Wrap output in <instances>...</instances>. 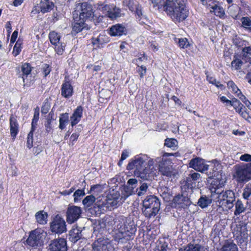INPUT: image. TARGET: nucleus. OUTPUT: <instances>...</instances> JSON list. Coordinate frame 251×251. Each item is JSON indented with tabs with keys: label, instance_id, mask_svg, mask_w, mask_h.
<instances>
[{
	"label": "nucleus",
	"instance_id": "obj_4",
	"mask_svg": "<svg viewBox=\"0 0 251 251\" xmlns=\"http://www.w3.org/2000/svg\"><path fill=\"white\" fill-rule=\"evenodd\" d=\"M211 185V191L218 194L216 201L217 204L219 206L231 209L234 206L233 202L235 201L234 192L230 190L220 192L219 189L224 187V183L217 179H213Z\"/></svg>",
	"mask_w": 251,
	"mask_h": 251
},
{
	"label": "nucleus",
	"instance_id": "obj_10",
	"mask_svg": "<svg viewBox=\"0 0 251 251\" xmlns=\"http://www.w3.org/2000/svg\"><path fill=\"white\" fill-rule=\"evenodd\" d=\"M234 176L239 182L248 181L251 179V163L234 167Z\"/></svg>",
	"mask_w": 251,
	"mask_h": 251
},
{
	"label": "nucleus",
	"instance_id": "obj_31",
	"mask_svg": "<svg viewBox=\"0 0 251 251\" xmlns=\"http://www.w3.org/2000/svg\"><path fill=\"white\" fill-rule=\"evenodd\" d=\"M227 87L230 91L236 97L239 98L240 97H243V94L241 90L238 88L236 84L232 80L228 81L227 82Z\"/></svg>",
	"mask_w": 251,
	"mask_h": 251
},
{
	"label": "nucleus",
	"instance_id": "obj_19",
	"mask_svg": "<svg viewBox=\"0 0 251 251\" xmlns=\"http://www.w3.org/2000/svg\"><path fill=\"white\" fill-rule=\"evenodd\" d=\"M233 233L236 238L241 242H244L248 236V230L244 225H237Z\"/></svg>",
	"mask_w": 251,
	"mask_h": 251
},
{
	"label": "nucleus",
	"instance_id": "obj_28",
	"mask_svg": "<svg viewBox=\"0 0 251 251\" xmlns=\"http://www.w3.org/2000/svg\"><path fill=\"white\" fill-rule=\"evenodd\" d=\"M178 251H207V249L199 244H189L180 248Z\"/></svg>",
	"mask_w": 251,
	"mask_h": 251
},
{
	"label": "nucleus",
	"instance_id": "obj_20",
	"mask_svg": "<svg viewBox=\"0 0 251 251\" xmlns=\"http://www.w3.org/2000/svg\"><path fill=\"white\" fill-rule=\"evenodd\" d=\"M191 204L190 199L183 195H178L173 199V206L175 207L184 208Z\"/></svg>",
	"mask_w": 251,
	"mask_h": 251
},
{
	"label": "nucleus",
	"instance_id": "obj_16",
	"mask_svg": "<svg viewBox=\"0 0 251 251\" xmlns=\"http://www.w3.org/2000/svg\"><path fill=\"white\" fill-rule=\"evenodd\" d=\"M49 251H67V242L64 238L52 240L49 246Z\"/></svg>",
	"mask_w": 251,
	"mask_h": 251
},
{
	"label": "nucleus",
	"instance_id": "obj_39",
	"mask_svg": "<svg viewBox=\"0 0 251 251\" xmlns=\"http://www.w3.org/2000/svg\"><path fill=\"white\" fill-rule=\"evenodd\" d=\"M22 71L23 73V78L24 81L25 78L29 75L31 71V67L29 64L25 63L22 66Z\"/></svg>",
	"mask_w": 251,
	"mask_h": 251
},
{
	"label": "nucleus",
	"instance_id": "obj_21",
	"mask_svg": "<svg viewBox=\"0 0 251 251\" xmlns=\"http://www.w3.org/2000/svg\"><path fill=\"white\" fill-rule=\"evenodd\" d=\"M73 94V87L69 79L65 77L61 88V94L65 98H70Z\"/></svg>",
	"mask_w": 251,
	"mask_h": 251
},
{
	"label": "nucleus",
	"instance_id": "obj_38",
	"mask_svg": "<svg viewBox=\"0 0 251 251\" xmlns=\"http://www.w3.org/2000/svg\"><path fill=\"white\" fill-rule=\"evenodd\" d=\"M243 64V61L239 56L235 55L233 61L231 63V66L232 69L238 70L241 69Z\"/></svg>",
	"mask_w": 251,
	"mask_h": 251
},
{
	"label": "nucleus",
	"instance_id": "obj_63",
	"mask_svg": "<svg viewBox=\"0 0 251 251\" xmlns=\"http://www.w3.org/2000/svg\"><path fill=\"white\" fill-rule=\"evenodd\" d=\"M103 38V36L101 35H100L98 37V38L95 40L93 43L94 45H98V47H100V45H101L102 44V39Z\"/></svg>",
	"mask_w": 251,
	"mask_h": 251
},
{
	"label": "nucleus",
	"instance_id": "obj_42",
	"mask_svg": "<svg viewBox=\"0 0 251 251\" xmlns=\"http://www.w3.org/2000/svg\"><path fill=\"white\" fill-rule=\"evenodd\" d=\"M242 26L248 32H249V28H251V20L248 17H243L241 19Z\"/></svg>",
	"mask_w": 251,
	"mask_h": 251
},
{
	"label": "nucleus",
	"instance_id": "obj_47",
	"mask_svg": "<svg viewBox=\"0 0 251 251\" xmlns=\"http://www.w3.org/2000/svg\"><path fill=\"white\" fill-rule=\"evenodd\" d=\"M34 130L31 129L27 137V147L29 149L33 147V136Z\"/></svg>",
	"mask_w": 251,
	"mask_h": 251
},
{
	"label": "nucleus",
	"instance_id": "obj_11",
	"mask_svg": "<svg viewBox=\"0 0 251 251\" xmlns=\"http://www.w3.org/2000/svg\"><path fill=\"white\" fill-rule=\"evenodd\" d=\"M97 8L102 12L105 17L111 20H115L122 15L121 10L114 4H100L98 5Z\"/></svg>",
	"mask_w": 251,
	"mask_h": 251
},
{
	"label": "nucleus",
	"instance_id": "obj_30",
	"mask_svg": "<svg viewBox=\"0 0 251 251\" xmlns=\"http://www.w3.org/2000/svg\"><path fill=\"white\" fill-rule=\"evenodd\" d=\"M209 8L210 9V12L214 13L216 16L220 18H223L224 17L225 14L224 10L222 6L219 5L217 1L211 5Z\"/></svg>",
	"mask_w": 251,
	"mask_h": 251
},
{
	"label": "nucleus",
	"instance_id": "obj_48",
	"mask_svg": "<svg viewBox=\"0 0 251 251\" xmlns=\"http://www.w3.org/2000/svg\"><path fill=\"white\" fill-rule=\"evenodd\" d=\"M85 195L84 190L78 189L74 194V201L75 202L77 201L80 199V198Z\"/></svg>",
	"mask_w": 251,
	"mask_h": 251
},
{
	"label": "nucleus",
	"instance_id": "obj_1",
	"mask_svg": "<svg viewBox=\"0 0 251 251\" xmlns=\"http://www.w3.org/2000/svg\"><path fill=\"white\" fill-rule=\"evenodd\" d=\"M154 159L147 154L141 153L129 160L126 170L133 171L137 177L150 180L153 178L158 172V169L154 167Z\"/></svg>",
	"mask_w": 251,
	"mask_h": 251
},
{
	"label": "nucleus",
	"instance_id": "obj_56",
	"mask_svg": "<svg viewBox=\"0 0 251 251\" xmlns=\"http://www.w3.org/2000/svg\"><path fill=\"white\" fill-rule=\"evenodd\" d=\"M239 99L245 104L249 109L251 110V103L244 95H243V97H240Z\"/></svg>",
	"mask_w": 251,
	"mask_h": 251
},
{
	"label": "nucleus",
	"instance_id": "obj_36",
	"mask_svg": "<svg viewBox=\"0 0 251 251\" xmlns=\"http://www.w3.org/2000/svg\"><path fill=\"white\" fill-rule=\"evenodd\" d=\"M235 210L234 211V214L235 216L239 215L241 213L245 212L246 210V207H245L242 201L240 200H238L236 201L235 203Z\"/></svg>",
	"mask_w": 251,
	"mask_h": 251
},
{
	"label": "nucleus",
	"instance_id": "obj_8",
	"mask_svg": "<svg viewBox=\"0 0 251 251\" xmlns=\"http://www.w3.org/2000/svg\"><path fill=\"white\" fill-rule=\"evenodd\" d=\"M47 235V232L42 228H36L30 232L26 242L28 245L34 248L40 247L43 245Z\"/></svg>",
	"mask_w": 251,
	"mask_h": 251
},
{
	"label": "nucleus",
	"instance_id": "obj_40",
	"mask_svg": "<svg viewBox=\"0 0 251 251\" xmlns=\"http://www.w3.org/2000/svg\"><path fill=\"white\" fill-rule=\"evenodd\" d=\"M95 200L96 199L94 196L92 195H89L86 196L85 198V199L82 201V203L85 207H89L93 204L95 201Z\"/></svg>",
	"mask_w": 251,
	"mask_h": 251
},
{
	"label": "nucleus",
	"instance_id": "obj_18",
	"mask_svg": "<svg viewBox=\"0 0 251 251\" xmlns=\"http://www.w3.org/2000/svg\"><path fill=\"white\" fill-rule=\"evenodd\" d=\"M189 165L190 168L201 172L207 171L208 168V165L205 163L204 160L199 157L192 159Z\"/></svg>",
	"mask_w": 251,
	"mask_h": 251
},
{
	"label": "nucleus",
	"instance_id": "obj_37",
	"mask_svg": "<svg viewBox=\"0 0 251 251\" xmlns=\"http://www.w3.org/2000/svg\"><path fill=\"white\" fill-rule=\"evenodd\" d=\"M211 203V200L206 196H201L199 199L198 205L201 208L207 207Z\"/></svg>",
	"mask_w": 251,
	"mask_h": 251
},
{
	"label": "nucleus",
	"instance_id": "obj_45",
	"mask_svg": "<svg viewBox=\"0 0 251 251\" xmlns=\"http://www.w3.org/2000/svg\"><path fill=\"white\" fill-rule=\"evenodd\" d=\"M178 142L175 139H167L165 141V145L169 148H175L177 146Z\"/></svg>",
	"mask_w": 251,
	"mask_h": 251
},
{
	"label": "nucleus",
	"instance_id": "obj_22",
	"mask_svg": "<svg viewBox=\"0 0 251 251\" xmlns=\"http://www.w3.org/2000/svg\"><path fill=\"white\" fill-rule=\"evenodd\" d=\"M83 115V108L79 106L74 110L72 115L70 117L71 125L72 127L78 124Z\"/></svg>",
	"mask_w": 251,
	"mask_h": 251
},
{
	"label": "nucleus",
	"instance_id": "obj_25",
	"mask_svg": "<svg viewBox=\"0 0 251 251\" xmlns=\"http://www.w3.org/2000/svg\"><path fill=\"white\" fill-rule=\"evenodd\" d=\"M126 27L121 24H116L111 26L109 33L111 36H122L126 33Z\"/></svg>",
	"mask_w": 251,
	"mask_h": 251
},
{
	"label": "nucleus",
	"instance_id": "obj_46",
	"mask_svg": "<svg viewBox=\"0 0 251 251\" xmlns=\"http://www.w3.org/2000/svg\"><path fill=\"white\" fill-rule=\"evenodd\" d=\"M39 119V112L38 111H36L34 112L33 118L32 119L31 123V129L32 130H35L36 126L37 125V122Z\"/></svg>",
	"mask_w": 251,
	"mask_h": 251
},
{
	"label": "nucleus",
	"instance_id": "obj_32",
	"mask_svg": "<svg viewBox=\"0 0 251 251\" xmlns=\"http://www.w3.org/2000/svg\"><path fill=\"white\" fill-rule=\"evenodd\" d=\"M48 215L44 211H39L35 214L36 222L41 225H45L47 223Z\"/></svg>",
	"mask_w": 251,
	"mask_h": 251
},
{
	"label": "nucleus",
	"instance_id": "obj_44",
	"mask_svg": "<svg viewBox=\"0 0 251 251\" xmlns=\"http://www.w3.org/2000/svg\"><path fill=\"white\" fill-rule=\"evenodd\" d=\"M162 193L161 196L165 201H169L172 197V195L168 192V189L166 187L161 189Z\"/></svg>",
	"mask_w": 251,
	"mask_h": 251
},
{
	"label": "nucleus",
	"instance_id": "obj_62",
	"mask_svg": "<svg viewBox=\"0 0 251 251\" xmlns=\"http://www.w3.org/2000/svg\"><path fill=\"white\" fill-rule=\"evenodd\" d=\"M51 120L50 119H48L47 123L45 124V127L46 130L48 132H50L52 131V128L51 126Z\"/></svg>",
	"mask_w": 251,
	"mask_h": 251
},
{
	"label": "nucleus",
	"instance_id": "obj_5",
	"mask_svg": "<svg viewBox=\"0 0 251 251\" xmlns=\"http://www.w3.org/2000/svg\"><path fill=\"white\" fill-rule=\"evenodd\" d=\"M120 194L115 190H110L109 193L98 198L96 202L97 207L102 210H106L112 207H117L120 201Z\"/></svg>",
	"mask_w": 251,
	"mask_h": 251
},
{
	"label": "nucleus",
	"instance_id": "obj_64",
	"mask_svg": "<svg viewBox=\"0 0 251 251\" xmlns=\"http://www.w3.org/2000/svg\"><path fill=\"white\" fill-rule=\"evenodd\" d=\"M129 156V152L127 150H124L121 154V158L122 160H124L126 159Z\"/></svg>",
	"mask_w": 251,
	"mask_h": 251
},
{
	"label": "nucleus",
	"instance_id": "obj_51",
	"mask_svg": "<svg viewBox=\"0 0 251 251\" xmlns=\"http://www.w3.org/2000/svg\"><path fill=\"white\" fill-rule=\"evenodd\" d=\"M251 195V187L247 186L244 190L243 193V197L246 200H248L249 198Z\"/></svg>",
	"mask_w": 251,
	"mask_h": 251
},
{
	"label": "nucleus",
	"instance_id": "obj_2",
	"mask_svg": "<svg viewBox=\"0 0 251 251\" xmlns=\"http://www.w3.org/2000/svg\"><path fill=\"white\" fill-rule=\"evenodd\" d=\"M154 7L162 9L175 23L185 20L189 15L186 0H150Z\"/></svg>",
	"mask_w": 251,
	"mask_h": 251
},
{
	"label": "nucleus",
	"instance_id": "obj_7",
	"mask_svg": "<svg viewBox=\"0 0 251 251\" xmlns=\"http://www.w3.org/2000/svg\"><path fill=\"white\" fill-rule=\"evenodd\" d=\"M160 201L155 196H149L143 201L142 212L147 218L154 217L160 209Z\"/></svg>",
	"mask_w": 251,
	"mask_h": 251
},
{
	"label": "nucleus",
	"instance_id": "obj_12",
	"mask_svg": "<svg viewBox=\"0 0 251 251\" xmlns=\"http://www.w3.org/2000/svg\"><path fill=\"white\" fill-rule=\"evenodd\" d=\"M154 166L158 169V172L154 176H157L159 172L161 173L163 176L167 177H171L172 176L174 175L172 167L168 165L167 162L166 161H164L162 158H157L155 160H154Z\"/></svg>",
	"mask_w": 251,
	"mask_h": 251
},
{
	"label": "nucleus",
	"instance_id": "obj_26",
	"mask_svg": "<svg viewBox=\"0 0 251 251\" xmlns=\"http://www.w3.org/2000/svg\"><path fill=\"white\" fill-rule=\"evenodd\" d=\"M81 230L77 226H74L70 231L69 239L71 242L75 243L81 238Z\"/></svg>",
	"mask_w": 251,
	"mask_h": 251
},
{
	"label": "nucleus",
	"instance_id": "obj_14",
	"mask_svg": "<svg viewBox=\"0 0 251 251\" xmlns=\"http://www.w3.org/2000/svg\"><path fill=\"white\" fill-rule=\"evenodd\" d=\"M60 35L54 31L50 32L49 38L50 43L54 46L55 50L58 55H62L64 51L65 44L60 42Z\"/></svg>",
	"mask_w": 251,
	"mask_h": 251
},
{
	"label": "nucleus",
	"instance_id": "obj_23",
	"mask_svg": "<svg viewBox=\"0 0 251 251\" xmlns=\"http://www.w3.org/2000/svg\"><path fill=\"white\" fill-rule=\"evenodd\" d=\"M236 106L233 107L235 111L238 113L243 118L247 121H250L251 117L247 112L246 108L244 105L238 100Z\"/></svg>",
	"mask_w": 251,
	"mask_h": 251
},
{
	"label": "nucleus",
	"instance_id": "obj_3",
	"mask_svg": "<svg viewBox=\"0 0 251 251\" xmlns=\"http://www.w3.org/2000/svg\"><path fill=\"white\" fill-rule=\"evenodd\" d=\"M114 240L124 243L132 240L137 231V226L131 218L119 217L115 222Z\"/></svg>",
	"mask_w": 251,
	"mask_h": 251
},
{
	"label": "nucleus",
	"instance_id": "obj_34",
	"mask_svg": "<svg viewBox=\"0 0 251 251\" xmlns=\"http://www.w3.org/2000/svg\"><path fill=\"white\" fill-rule=\"evenodd\" d=\"M69 122V114L67 113L60 114L59 117V128L62 130L66 128Z\"/></svg>",
	"mask_w": 251,
	"mask_h": 251
},
{
	"label": "nucleus",
	"instance_id": "obj_9",
	"mask_svg": "<svg viewBox=\"0 0 251 251\" xmlns=\"http://www.w3.org/2000/svg\"><path fill=\"white\" fill-rule=\"evenodd\" d=\"M73 15V17H75V20H77V18H79L86 21L94 16L92 6L86 2L77 3Z\"/></svg>",
	"mask_w": 251,
	"mask_h": 251
},
{
	"label": "nucleus",
	"instance_id": "obj_50",
	"mask_svg": "<svg viewBox=\"0 0 251 251\" xmlns=\"http://www.w3.org/2000/svg\"><path fill=\"white\" fill-rule=\"evenodd\" d=\"M148 48L150 50L154 52L157 51L159 49L158 44L154 41H149Z\"/></svg>",
	"mask_w": 251,
	"mask_h": 251
},
{
	"label": "nucleus",
	"instance_id": "obj_58",
	"mask_svg": "<svg viewBox=\"0 0 251 251\" xmlns=\"http://www.w3.org/2000/svg\"><path fill=\"white\" fill-rule=\"evenodd\" d=\"M240 159L243 161L250 162L251 161V155L245 153L240 157Z\"/></svg>",
	"mask_w": 251,
	"mask_h": 251
},
{
	"label": "nucleus",
	"instance_id": "obj_29",
	"mask_svg": "<svg viewBox=\"0 0 251 251\" xmlns=\"http://www.w3.org/2000/svg\"><path fill=\"white\" fill-rule=\"evenodd\" d=\"M74 23L73 25V30L76 33H78L85 27L86 21L82 19L77 18V20H75V17H73Z\"/></svg>",
	"mask_w": 251,
	"mask_h": 251
},
{
	"label": "nucleus",
	"instance_id": "obj_17",
	"mask_svg": "<svg viewBox=\"0 0 251 251\" xmlns=\"http://www.w3.org/2000/svg\"><path fill=\"white\" fill-rule=\"evenodd\" d=\"M81 210L80 207L71 206L68 208L67 211V221L68 223L72 224L75 222L80 216Z\"/></svg>",
	"mask_w": 251,
	"mask_h": 251
},
{
	"label": "nucleus",
	"instance_id": "obj_54",
	"mask_svg": "<svg viewBox=\"0 0 251 251\" xmlns=\"http://www.w3.org/2000/svg\"><path fill=\"white\" fill-rule=\"evenodd\" d=\"M42 70L45 76H47L51 71V67L47 64L43 65Z\"/></svg>",
	"mask_w": 251,
	"mask_h": 251
},
{
	"label": "nucleus",
	"instance_id": "obj_57",
	"mask_svg": "<svg viewBox=\"0 0 251 251\" xmlns=\"http://www.w3.org/2000/svg\"><path fill=\"white\" fill-rule=\"evenodd\" d=\"M201 1L203 5L209 8L216 1L214 0H201Z\"/></svg>",
	"mask_w": 251,
	"mask_h": 251
},
{
	"label": "nucleus",
	"instance_id": "obj_55",
	"mask_svg": "<svg viewBox=\"0 0 251 251\" xmlns=\"http://www.w3.org/2000/svg\"><path fill=\"white\" fill-rule=\"evenodd\" d=\"M148 186L147 184L143 183L142 184L139 188V191L138 192V195L141 196L144 195L148 189Z\"/></svg>",
	"mask_w": 251,
	"mask_h": 251
},
{
	"label": "nucleus",
	"instance_id": "obj_41",
	"mask_svg": "<svg viewBox=\"0 0 251 251\" xmlns=\"http://www.w3.org/2000/svg\"><path fill=\"white\" fill-rule=\"evenodd\" d=\"M22 41L19 39L18 40L13 49L12 54L14 56H16L20 54L22 48Z\"/></svg>",
	"mask_w": 251,
	"mask_h": 251
},
{
	"label": "nucleus",
	"instance_id": "obj_59",
	"mask_svg": "<svg viewBox=\"0 0 251 251\" xmlns=\"http://www.w3.org/2000/svg\"><path fill=\"white\" fill-rule=\"evenodd\" d=\"M242 52L243 53V57H246V55H251V47H246L242 49Z\"/></svg>",
	"mask_w": 251,
	"mask_h": 251
},
{
	"label": "nucleus",
	"instance_id": "obj_24",
	"mask_svg": "<svg viewBox=\"0 0 251 251\" xmlns=\"http://www.w3.org/2000/svg\"><path fill=\"white\" fill-rule=\"evenodd\" d=\"M9 121L10 134L13 140H14L19 132V124L13 115L11 116Z\"/></svg>",
	"mask_w": 251,
	"mask_h": 251
},
{
	"label": "nucleus",
	"instance_id": "obj_6",
	"mask_svg": "<svg viewBox=\"0 0 251 251\" xmlns=\"http://www.w3.org/2000/svg\"><path fill=\"white\" fill-rule=\"evenodd\" d=\"M123 5L127 7L132 12H134L136 18L140 24L147 26L146 27L147 29L151 30V25H149L150 24V21L143 13L141 6L137 1L134 0H124Z\"/></svg>",
	"mask_w": 251,
	"mask_h": 251
},
{
	"label": "nucleus",
	"instance_id": "obj_27",
	"mask_svg": "<svg viewBox=\"0 0 251 251\" xmlns=\"http://www.w3.org/2000/svg\"><path fill=\"white\" fill-rule=\"evenodd\" d=\"M40 11L42 13L50 12L54 7V4L49 0H41L40 2Z\"/></svg>",
	"mask_w": 251,
	"mask_h": 251
},
{
	"label": "nucleus",
	"instance_id": "obj_33",
	"mask_svg": "<svg viewBox=\"0 0 251 251\" xmlns=\"http://www.w3.org/2000/svg\"><path fill=\"white\" fill-rule=\"evenodd\" d=\"M175 43L181 49H188L190 47L191 44L186 38H174Z\"/></svg>",
	"mask_w": 251,
	"mask_h": 251
},
{
	"label": "nucleus",
	"instance_id": "obj_53",
	"mask_svg": "<svg viewBox=\"0 0 251 251\" xmlns=\"http://www.w3.org/2000/svg\"><path fill=\"white\" fill-rule=\"evenodd\" d=\"M137 183V180L135 178H130L127 181L128 188L131 191L136 187Z\"/></svg>",
	"mask_w": 251,
	"mask_h": 251
},
{
	"label": "nucleus",
	"instance_id": "obj_49",
	"mask_svg": "<svg viewBox=\"0 0 251 251\" xmlns=\"http://www.w3.org/2000/svg\"><path fill=\"white\" fill-rule=\"evenodd\" d=\"M137 72L140 75V78H143L146 75L147 72V68L145 66H139L138 65V68H137Z\"/></svg>",
	"mask_w": 251,
	"mask_h": 251
},
{
	"label": "nucleus",
	"instance_id": "obj_15",
	"mask_svg": "<svg viewBox=\"0 0 251 251\" xmlns=\"http://www.w3.org/2000/svg\"><path fill=\"white\" fill-rule=\"evenodd\" d=\"M50 229L52 232L61 234L66 231V223L58 215L55 216L50 223Z\"/></svg>",
	"mask_w": 251,
	"mask_h": 251
},
{
	"label": "nucleus",
	"instance_id": "obj_61",
	"mask_svg": "<svg viewBox=\"0 0 251 251\" xmlns=\"http://www.w3.org/2000/svg\"><path fill=\"white\" fill-rule=\"evenodd\" d=\"M238 101V100L237 99L234 98L232 99L231 100H227V101L225 102V103L227 105H229L234 107V106H236L235 104L237 103Z\"/></svg>",
	"mask_w": 251,
	"mask_h": 251
},
{
	"label": "nucleus",
	"instance_id": "obj_52",
	"mask_svg": "<svg viewBox=\"0 0 251 251\" xmlns=\"http://www.w3.org/2000/svg\"><path fill=\"white\" fill-rule=\"evenodd\" d=\"M147 60V56L145 54H140L137 58L133 60V63L138 65L141 62Z\"/></svg>",
	"mask_w": 251,
	"mask_h": 251
},
{
	"label": "nucleus",
	"instance_id": "obj_60",
	"mask_svg": "<svg viewBox=\"0 0 251 251\" xmlns=\"http://www.w3.org/2000/svg\"><path fill=\"white\" fill-rule=\"evenodd\" d=\"M79 134L77 133H73L70 138V142H71L72 145L74 144V143L77 140Z\"/></svg>",
	"mask_w": 251,
	"mask_h": 251
},
{
	"label": "nucleus",
	"instance_id": "obj_43",
	"mask_svg": "<svg viewBox=\"0 0 251 251\" xmlns=\"http://www.w3.org/2000/svg\"><path fill=\"white\" fill-rule=\"evenodd\" d=\"M200 177V174L198 173H193L190 174L187 177L186 179V183L188 184V186L189 187L192 181H196L199 179Z\"/></svg>",
	"mask_w": 251,
	"mask_h": 251
},
{
	"label": "nucleus",
	"instance_id": "obj_35",
	"mask_svg": "<svg viewBox=\"0 0 251 251\" xmlns=\"http://www.w3.org/2000/svg\"><path fill=\"white\" fill-rule=\"evenodd\" d=\"M220 251H238L237 246L231 241L226 242Z\"/></svg>",
	"mask_w": 251,
	"mask_h": 251
},
{
	"label": "nucleus",
	"instance_id": "obj_13",
	"mask_svg": "<svg viewBox=\"0 0 251 251\" xmlns=\"http://www.w3.org/2000/svg\"><path fill=\"white\" fill-rule=\"evenodd\" d=\"M93 251H114L111 241L107 238H100L93 244Z\"/></svg>",
	"mask_w": 251,
	"mask_h": 251
}]
</instances>
